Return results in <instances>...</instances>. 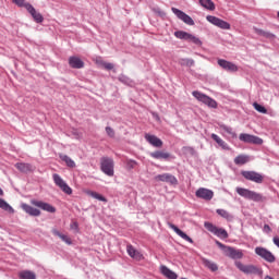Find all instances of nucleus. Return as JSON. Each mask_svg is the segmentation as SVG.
I'll return each instance as SVG.
<instances>
[{
  "instance_id": "f257e3e1",
  "label": "nucleus",
  "mask_w": 279,
  "mask_h": 279,
  "mask_svg": "<svg viewBox=\"0 0 279 279\" xmlns=\"http://www.w3.org/2000/svg\"><path fill=\"white\" fill-rule=\"evenodd\" d=\"M216 245L223 252L225 256L231 258L232 260H241L244 254L242 250H236L232 246H227L226 244L221 243L220 241H215Z\"/></svg>"
},
{
  "instance_id": "f03ea898",
  "label": "nucleus",
  "mask_w": 279,
  "mask_h": 279,
  "mask_svg": "<svg viewBox=\"0 0 279 279\" xmlns=\"http://www.w3.org/2000/svg\"><path fill=\"white\" fill-rule=\"evenodd\" d=\"M235 191L238 195H240V197H244V199H251L252 202H263V194L260 193L247 190L245 187H236Z\"/></svg>"
},
{
  "instance_id": "7ed1b4c3",
  "label": "nucleus",
  "mask_w": 279,
  "mask_h": 279,
  "mask_svg": "<svg viewBox=\"0 0 279 279\" xmlns=\"http://www.w3.org/2000/svg\"><path fill=\"white\" fill-rule=\"evenodd\" d=\"M241 175L244 180L254 182L255 184H263V182H265V175L254 170H242Z\"/></svg>"
},
{
  "instance_id": "20e7f679",
  "label": "nucleus",
  "mask_w": 279,
  "mask_h": 279,
  "mask_svg": "<svg viewBox=\"0 0 279 279\" xmlns=\"http://www.w3.org/2000/svg\"><path fill=\"white\" fill-rule=\"evenodd\" d=\"M100 171H102L105 175L112 178V175H114V160L110 157H102L100 159Z\"/></svg>"
},
{
  "instance_id": "39448f33",
  "label": "nucleus",
  "mask_w": 279,
  "mask_h": 279,
  "mask_svg": "<svg viewBox=\"0 0 279 279\" xmlns=\"http://www.w3.org/2000/svg\"><path fill=\"white\" fill-rule=\"evenodd\" d=\"M235 267L242 271V274L255 275V276H263V268H258V266L254 265H244L241 262H235Z\"/></svg>"
},
{
  "instance_id": "423d86ee",
  "label": "nucleus",
  "mask_w": 279,
  "mask_h": 279,
  "mask_svg": "<svg viewBox=\"0 0 279 279\" xmlns=\"http://www.w3.org/2000/svg\"><path fill=\"white\" fill-rule=\"evenodd\" d=\"M192 95L195 99H197V101H201V104L208 106V108H217V100L210 98V96L198 90H194Z\"/></svg>"
},
{
  "instance_id": "0eeeda50",
  "label": "nucleus",
  "mask_w": 279,
  "mask_h": 279,
  "mask_svg": "<svg viewBox=\"0 0 279 279\" xmlns=\"http://www.w3.org/2000/svg\"><path fill=\"white\" fill-rule=\"evenodd\" d=\"M174 36L180 40H187L189 43H193L194 45L202 47V40L198 37H195V35L191 33H186L184 31H177L174 32Z\"/></svg>"
},
{
  "instance_id": "6e6552de",
  "label": "nucleus",
  "mask_w": 279,
  "mask_h": 279,
  "mask_svg": "<svg viewBox=\"0 0 279 279\" xmlns=\"http://www.w3.org/2000/svg\"><path fill=\"white\" fill-rule=\"evenodd\" d=\"M204 227L208 232H211V234H215V236H218V239H228V231L223 228H218L217 226L213 225L211 222H204Z\"/></svg>"
},
{
  "instance_id": "1a4fd4ad",
  "label": "nucleus",
  "mask_w": 279,
  "mask_h": 279,
  "mask_svg": "<svg viewBox=\"0 0 279 279\" xmlns=\"http://www.w3.org/2000/svg\"><path fill=\"white\" fill-rule=\"evenodd\" d=\"M255 254L266 263H276V255L263 246L255 247Z\"/></svg>"
},
{
  "instance_id": "9d476101",
  "label": "nucleus",
  "mask_w": 279,
  "mask_h": 279,
  "mask_svg": "<svg viewBox=\"0 0 279 279\" xmlns=\"http://www.w3.org/2000/svg\"><path fill=\"white\" fill-rule=\"evenodd\" d=\"M52 180L56 186H59V189H61V191L65 193V195H73V189H71V186H69V184L65 183L64 179H62L60 174H52Z\"/></svg>"
},
{
  "instance_id": "9b49d317",
  "label": "nucleus",
  "mask_w": 279,
  "mask_h": 279,
  "mask_svg": "<svg viewBox=\"0 0 279 279\" xmlns=\"http://www.w3.org/2000/svg\"><path fill=\"white\" fill-rule=\"evenodd\" d=\"M171 11L174 13V15L177 16V19H179V21H182L183 23H185V25H195V21H193V17L186 13H184V11L172 7Z\"/></svg>"
},
{
  "instance_id": "f8f14e48",
  "label": "nucleus",
  "mask_w": 279,
  "mask_h": 279,
  "mask_svg": "<svg viewBox=\"0 0 279 279\" xmlns=\"http://www.w3.org/2000/svg\"><path fill=\"white\" fill-rule=\"evenodd\" d=\"M195 196L198 199H204L205 202H210L215 197V192L213 190L206 189V187H199L195 192Z\"/></svg>"
},
{
  "instance_id": "ddd939ff",
  "label": "nucleus",
  "mask_w": 279,
  "mask_h": 279,
  "mask_svg": "<svg viewBox=\"0 0 279 279\" xmlns=\"http://www.w3.org/2000/svg\"><path fill=\"white\" fill-rule=\"evenodd\" d=\"M206 20L208 23H211V25H215L216 27H219L220 29H230V23L214 16V15H207Z\"/></svg>"
},
{
  "instance_id": "4468645a",
  "label": "nucleus",
  "mask_w": 279,
  "mask_h": 279,
  "mask_svg": "<svg viewBox=\"0 0 279 279\" xmlns=\"http://www.w3.org/2000/svg\"><path fill=\"white\" fill-rule=\"evenodd\" d=\"M239 138L242 143H250L252 145H263V138H260L256 135L242 133V134H240Z\"/></svg>"
},
{
  "instance_id": "2eb2a0df",
  "label": "nucleus",
  "mask_w": 279,
  "mask_h": 279,
  "mask_svg": "<svg viewBox=\"0 0 279 279\" xmlns=\"http://www.w3.org/2000/svg\"><path fill=\"white\" fill-rule=\"evenodd\" d=\"M218 65L223 69V71H228V73H236V71H239V65L226 59H218Z\"/></svg>"
},
{
  "instance_id": "dca6fc26",
  "label": "nucleus",
  "mask_w": 279,
  "mask_h": 279,
  "mask_svg": "<svg viewBox=\"0 0 279 279\" xmlns=\"http://www.w3.org/2000/svg\"><path fill=\"white\" fill-rule=\"evenodd\" d=\"M157 182H167V184L178 185V178L171 173H162L155 177Z\"/></svg>"
},
{
  "instance_id": "f3484780",
  "label": "nucleus",
  "mask_w": 279,
  "mask_h": 279,
  "mask_svg": "<svg viewBox=\"0 0 279 279\" xmlns=\"http://www.w3.org/2000/svg\"><path fill=\"white\" fill-rule=\"evenodd\" d=\"M31 204L33 206H36L37 208H40L41 210H45L46 213H56V207L53 205L43 202V201H37V199H32Z\"/></svg>"
},
{
  "instance_id": "a211bd4d",
  "label": "nucleus",
  "mask_w": 279,
  "mask_h": 279,
  "mask_svg": "<svg viewBox=\"0 0 279 279\" xmlns=\"http://www.w3.org/2000/svg\"><path fill=\"white\" fill-rule=\"evenodd\" d=\"M168 226L171 230H173V232H175V234H178V236H180L181 239H183V241H187V243H193V239L191 236H189L184 231H182L180 228H178V226L168 222Z\"/></svg>"
},
{
  "instance_id": "6ab92c4d",
  "label": "nucleus",
  "mask_w": 279,
  "mask_h": 279,
  "mask_svg": "<svg viewBox=\"0 0 279 279\" xmlns=\"http://www.w3.org/2000/svg\"><path fill=\"white\" fill-rule=\"evenodd\" d=\"M26 10L31 14V16H33L34 21H36L37 23H43V21H45V17H43V14L36 11L34 5H32L31 3H26Z\"/></svg>"
},
{
  "instance_id": "aec40b11",
  "label": "nucleus",
  "mask_w": 279,
  "mask_h": 279,
  "mask_svg": "<svg viewBox=\"0 0 279 279\" xmlns=\"http://www.w3.org/2000/svg\"><path fill=\"white\" fill-rule=\"evenodd\" d=\"M145 141H147L149 143V145H151L153 147H162L163 143L162 140H160L158 136L156 135H151L149 133H146L144 135Z\"/></svg>"
},
{
  "instance_id": "412c9836",
  "label": "nucleus",
  "mask_w": 279,
  "mask_h": 279,
  "mask_svg": "<svg viewBox=\"0 0 279 279\" xmlns=\"http://www.w3.org/2000/svg\"><path fill=\"white\" fill-rule=\"evenodd\" d=\"M21 208L31 217H40V209L34 208L31 205H27V203H22Z\"/></svg>"
},
{
  "instance_id": "4be33fe9",
  "label": "nucleus",
  "mask_w": 279,
  "mask_h": 279,
  "mask_svg": "<svg viewBox=\"0 0 279 279\" xmlns=\"http://www.w3.org/2000/svg\"><path fill=\"white\" fill-rule=\"evenodd\" d=\"M150 158L155 160H169L171 158V154L163 150H156L149 154Z\"/></svg>"
},
{
  "instance_id": "5701e85b",
  "label": "nucleus",
  "mask_w": 279,
  "mask_h": 279,
  "mask_svg": "<svg viewBox=\"0 0 279 279\" xmlns=\"http://www.w3.org/2000/svg\"><path fill=\"white\" fill-rule=\"evenodd\" d=\"M69 65L71 69H84V61L78 57H70L69 58Z\"/></svg>"
},
{
  "instance_id": "b1692460",
  "label": "nucleus",
  "mask_w": 279,
  "mask_h": 279,
  "mask_svg": "<svg viewBox=\"0 0 279 279\" xmlns=\"http://www.w3.org/2000/svg\"><path fill=\"white\" fill-rule=\"evenodd\" d=\"M160 271L162 276H165L168 279H178V274H175L173 270L169 269L167 266H161Z\"/></svg>"
},
{
  "instance_id": "393cba45",
  "label": "nucleus",
  "mask_w": 279,
  "mask_h": 279,
  "mask_svg": "<svg viewBox=\"0 0 279 279\" xmlns=\"http://www.w3.org/2000/svg\"><path fill=\"white\" fill-rule=\"evenodd\" d=\"M52 234H54V236H59V239H61L63 243H66V245H73L71 238H69V235L62 234L60 231H58V229H52Z\"/></svg>"
},
{
  "instance_id": "a878e982",
  "label": "nucleus",
  "mask_w": 279,
  "mask_h": 279,
  "mask_svg": "<svg viewBox=\"0 0 279 279\" xmlns=\"http://www.w3.org/2000/svg\"><path fill=\"white\" fill-rule=\"evenodd\" d=\"M211 138L213 141H215V143H217V145H219V147H221L222 149H230V146H228V143H226V141H223L221 137H219V135L213 133L211 134Z\"/></svg>"
},
{
  "instance_id": "bb28decb",
  "label": "nucleus",
  "mask_w": 279,
  "mask_h": 279,
  "mask_svg": "<svg viewBox=\"0 0 279 279\" xmlns=\"http://www.w3.org/2000/svg\"><path fill=\"white\" fill-rule=\"evenodd\" d=\"M202 263L207 269H209V271H218L219 269V266L210 259L203 258Z\"/></svg>"
},
{
  "instance_id": "cd10ccee",
  "label": "nucleus",
  "mask_w": 279,
  "mask_h": 279,
  "mask_svg": "<svg viewBox=\"0 0 279 279\" xmlns=\"http://www.w3.org/2000/svg\"><path fill=\"white\" fill-rule=\"evenodd\" d=\"M15 169L20 170L21 173H29L31 171H33L32 166L25 162L15 163Z\"/></svg>"
},
{
  "instance_id": "c85d7f7f",
  "label": "nucleus",
  "mask_w": 279,
  "mask_h": 279,
  "mask_svg": "<svg viewBox=\"0 0 279 279\" xmlns=\"http://www.w3.org/2000/svg\"><path fill=\"white\" fill-rule=\"evenodd\" d=\"M0 208L5 213H10V215H14V208L3 198H0Z\"/></svg>"
},
{
  "instance_id": "c756f323",
  "label": "nucleus",
  "mask_w": 279,
  "mask_h": 279,
  "mask_svg": "<svg viewBox=\"0 0 279 279\" xmlns=\"http://www.w3.org/2000/svg\"><path fill=\"white\" fill-rule=\"evenodd\" d=\"M20 279H36V272L32 270H21L19 272Z\"/></svg>"
},
{
  "instance_id": "7c9ffc66",
  "label": "nucleus",
  "mask_w": 279,
  "mask_h": 279,
  "mask_svg": "<svg viewBox=\"0 0 279 279\" xmlns=\"http://www.w3.org/2000/svg\"><path fill=\"white\" fill-rule=\"evenodd\" d=\"M220 130L228 134L231 138H238L236 132H234V129L232 126H228L226 124L220 125Z\"/></svg>"
},
{
  "instance_id": "2f4dec72",
  "label": "nucleus",
  "mask_w": 279,
  "mask_h": 279,
  "mask_svg": "<svg viewBox=\"0 0 279 279\" xmlns=\"http://www.w3.org/2000/svg\"><path fill=\"white\" fill-rule=\"evenodd\" d=\"M250 162V156L247 155H239L234 158V165L243 166Z\"/></svg>"
},
{
  "instance_id": "473e14b6",
  "label": "nucleus",
  "mask_w": 279,
  "mask_h": 279,
  "mask_svg": "<svg viewBox=\"0 0 279 279\" xmlns=\"http://www.w3.org/2000/svg\"><path fill=\"white\" fill-rule=\"evenodd\" d=\"M216 213H217V215H219L220 217H222V219H226L227 221H233V219H234V216H232V214H230L226 209H217Z\"/></svg>"
},
{
  "instance_id": "72a5a7b5",
  "label": "nucleus",
  "mask_w": 279,
  "mask_h": 279,
  "mask_svg": "<svg viewBox=\"0 0 279 279\" xmlns=\"http://www.w3.org/2000/svg\"><path fill=\"white\" fill-rule=\"evenodd\" d=\"M59 158L65 162L66 167H70L71 169H73L75 167V161L73 159H71V157H69V155H59Z\"/></svg>"
},
{
  "instance_id": "f704fd0d",
  "label": "nucleus",
  "mask_w": 279,
  "mask_h": 279,
  "mask_svg": "<svg viewBox=\"0 0 279 279\" xmlns=\"http://www.w3.org/2000/svg\"><path fill=\"white\" fill-rule=\"evenodd\" d=\"M87 195H89L94 199H98V202H108V199L104 195H101L97 192L88 191Z\"/></svg>"
},
{
  "instance_id": "c9c22d12",
  "label": "nucleus",
  "mask_w": 279,
  "mask_h": 279,
  "mask_svg": "<svg viewBox=\"0 0 279 279\" xmlns=\"http://www.w3.org/2000/svg\"><path fill=\"white\" fill-rule=\"evenodd\" d=\"M126 252L131 258H138V256H141V253H138V251H136L132 245L126 246Z\"/></svg>"
},
{
  "instance_id": "e433bc0d",
  "label": "nucleus",
  "mask_w": 279,
  "mask_h": 279,
  "mask_svg": "<svg viewBox=\"0 0 279 279\" xmlns=\"http://www.w3.org/2000/svg\"><path fill=\"white\" fill-rule=\"evenodd\" d=\"M199 3L206 10H215V2L213 0H199Z\"/></svg>"
},
{
  "instance_id": "4c0bfd02",
  "label": "nucleus",
  "mask_w": 279,
  "mask_h": 279,
  "mask_svg": "<svg viewBox=\"0 0 279 279\" xmlns=\"http://www.w3.org/2000/svg\"><path fill=\"white\" fill-rule=\"evenodd\" d=\"M119 82H121L122 84H125L126 86H132V84H134V82H132V80L129 76H125V74H121L118 77Z\"/></svg>"
},
{
  "instance_id": "58836bf2",
  "label": "nucleus",
  "mask_w": 279,
  "mask_h": 279,
  "mask_svg": "<svg viewBox=\"0 0 279 279\" xmlns=\"http://www.w3.org/2000/svg\"><path fill=\"white\" fill-rule=\"evenodd\" d=\"M181 66H194L195 60L193 59H181L180 61Z\"/></svg>"
},
{
  "instance_id": "ea45409f",
  "label": "nucleus",
  "mask_w": 279,
  "mask_h": 279,
  "mask_svg": "<svg viewBox=\"0 0 279 279\" xmlns=\"http://www.w3.org/2000/svg\"><path fill=\"white\" fill-rule=\"evenodd\" d=\"M253 107L257 110V112H260L262 114H267V108H265L263 105L254 102Z\"/></svg>"
},
{
  "instance_id": "a19ab883",
  "label": "nucleus",
  "mask_w": 279,
  "mask_h": 279,
  "mask_svg": "<svg viewBox=\"0 0 279 279\" xmlns=\"http://www.w3.org/2000/svg\"><path fill=\"white\" fill-rule=\"evenodd\" d=\"M257 34L259 36H264V38H274V34H271L269 32H265L263 29H257Z\"/></svg>"
},
{
  "instance_id": "79ce46f5",
  "label": "nucleus",
  "mask_w": 279,
  "mask_h": 279,
  "mask_svg": "<svg viewBox=\"0 0 279 279\" xmlns=\"http://www.w3.org/2000/svg\"><path fill=\"white\" fill-rule=\"evenodd\" d=\"M13 3H15V5H19V8H25L27 5V2H25V0H13Z\"/></svg>"
},
{
  "instance_id": "37998d69",
  "label": "nucleus",
  "mask_w": 279,
  "mask_h": 279,
  "mask_svg": "<svg viewBox=\"0 0 279 279\" xmlns=\"http://www.w3.org/2000/svg\"><path fill=\"white\" fill-rule=\"evenodd\" d=\"M104 69H106V71H112V69H114V64L112 63H108V62H101Z\"/></svg>"
},
{
  "instance_id": "c03bdc74",
  "label": "nucleus",
  "mask_w": 279,
  "mask_h": 279,
  "mask_svg": "<svg viewBox=\"0 0 279 279\" xmlns=\"http://www.w3.org/2000/svg\"><path fill=\"white\" fill-rule=\"evenodd\" d=\"M106 133L110 138H114V129L107 126L106 128Z\"/></svg>"
},
{
  "instance_id": "a18cd8bd",
  "label": "nucleus",
  "mask_w": 279,
  "mask_h": 279,
  "mask_svg": "<svg viewBox=\"0 0 279 279\" xmlns=\"http://www.w3.org/2000/svg\"><path fill=\"white\" fill-rule=\"evenodd\" d=\"M71 230H75V232H80V226L77 225V222H72L70 225Z\"/></svg>"
},
{
  "instance_id": "49530a36",
  "label": "nucleus",
  "mask_w": 279,
  "mask_h": 279,
  "mask_svg": "<svg viewBox=\"0 0 279 279\" xmlns=\"http://www.w3.org/2000/svg\"><path fill=\"white\" fill-rule=\"evenodd\" d=\"M263 232L269 234V232H271V227H269V225H264Z\"/></svg>"
},
{
  "instance_id": "de8ad7c7",
  "label": "nucleus",
  "mask_w": 279,
  "mask_h": 279,
  "mask_svg": "<svg viewBox=\"0 0 279 279\" xmlns=\"http://www.w3.org/2000/svg\"><path fill=\"white\" fill-rule=\"evenodd\" d=\"M154 12L158 14L159 16H165V11L160 10L159 8L154 9Z\"/></svg>"
},
{
  "instance_id": "09e8293b",
  "label": "nucleus",
  "mask_w": 279,
  "mask_h": 279,
  "mask_svg": "<svg viewBox=\"0 0 279 279\" xmlns=\"http://www.w3.org/2000/svg\"><path fill=\"white\" fill-rule=\"evenodd\" d=\"M0 195H3V190L0 187Z\"/></svg>"
},
{
  "instance_id": "8fccbe9b",
  "label": "nucleus",
  "mask_w": 279,
  "mask_h": 279,
  "mask_svg": "<svg viewBox=\"0 0 279 279\" xmlns=\"http://www.w3.org/2000/svg\"><path fill=\"white\" fill-rule=\"evenodd\" d=\"M265 279H274L272 277L266 276Z\"/></svg>"
}]
</instances>
